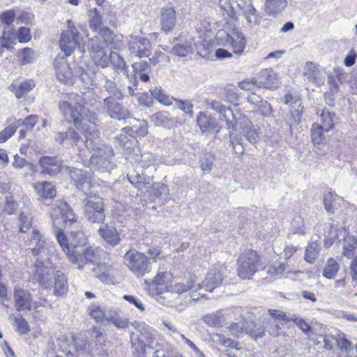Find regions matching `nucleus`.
<instances>
[{
	"label": "nucleus",
	"mask_w": 357,
	"mask_h": 357,
	"mask_svg": "<svg viewBox=\"0 0 357 357\" xmlns=\"http://www.w3.org/2000/svg\"><path fill=\"white\" fill-rule=\"evenodd\" d=\"M53 226L57 229L56 239L68 259L77 268L96 261V249L87 245V238L82 231L77 218L67 202L61 201L52 209Z\"/></svg>",
	"instance_id": "f257e3e1"
},
{
	"label": "nucleus",
	"mask_w": 357,
	"mask_h": 357,
	"mask_svg": "<svg viewBox=\"0 0 357 357\" xmlns=\"http://www.w3.org/2000/svg\"><path fill=\"white\" fill-rule=\"evenodd\" d=\"M78 36L77 29L73 25L71 26L70 22L68 21V29L62 33L59 40V45L63 54H59L54 61L56 77L66 84H73L74 75L67 61V56L71 55L77 46Z\"/></svg>",
	"instance_id": "f03ea898"
},
{
	"label": "nucleus",
	"mask_w": 357,
	"mask_h": 357,
	"mask_svg": "<svg viewBox=\"0 0 357 357\" xmlns=\"http://www.w3.org/2000/svg\"><path fill=\"white\" fill-rule=\"evenodd\" d=\"M59 109L64 119L68 122H73L76 129L81 133L85 132L86 122L94 124L97 119V114L91 112L81 104H77L73 107L67 101H61L59 103Z\"/></svg>",
	"instance_id": "7ed1b4c3"
},
{
	"label": "nucleus",
	"mask_w": 357,
	"mask_h": 357,
	"mask_svg": "<svg viewBox=\"0 0 357 357\" xmlns=\"http://www.w3.org/2000/svg\"><path fill=\"white\" fill-rule=\"evenodd\" d=\"M197 284H195V280L191 278L187 284L182 282L176 283L174 286L170 287L169 290H167L169 293L178 294L177 297L173 301H168L165 303L167 305L175 307L176 310L181 311L188 302L190 301H198L201 297L204 296V294H196V291L199 289Z\"/></svg>",
	"instance_id": "20e7f679"
},
{
	"label": "nucleus",
	"mask_w": 357,
	"mask_h": 357,
	"mask_svg": "<svg viewBox=\"0 0 357 357\" xmlns=\"http://www.w3.org/2000/svg\"><path fill=\"white\" fill-rule=\"evenodd\" d=\"M126 266L137 277H143L151 270V262L148 257L143 252L131 249L123 256Z\"/></svg>",
	"instance_id": "39448f33"
},
{
	"label": "nucleus",
	"mask_w": 357,
	"mask_h": 357,
	"mask_svg": "<svg viewBox=\"0 0 357 357\" xmlns=\"http://www.w3.org/2000/svg\"><path fill=\"white\" fill-rule=\"evenodd\" d=\"M131 325L135 326L136 331L130 334V342L132 347L139 355H144L146 349H151L150 343L153 337L149 327L144 323L134 321Z\"/></svg>",
	"instance_id": "423d86ee"
},
{
	"label": "nucleus",
	"mask_w": 357,
	"mask_h": 357,
	"mask_svg": "<svg viewBox=\"0 0 357 357\" xmlns=\"http://www.w3.org/2000/svg\"><path fill=\"white\" fill-rule=\"evenodd\" d=\"M259 256L254 250H247L242 253L237 261V275L243 280H250L257 272Z\"/></svg>",
	"instance_id": "0eeeda50"
},
{
	"label": "nucleus",
	"mask_w": 357,
	"mask_h": 357,
	"mask_svg": "<svg viewBox=\"0 0 357 357\" xmlns=\"http://www.w3.org/2000/svg\"><path fill=\"white\" fill-rule=\"evenodd\" d=\"M218 38L222 44L229 45L236 54H243L246 45V39L244 34L238 29L232 28L227 31H219Z\"/></svg>",
	"instance_id": "6e6552de"
},
{
	"label": "nucleus",
	"mask_w": 357,
	"mask_h": 357,
	"mask_svg": "<svg viewBox=\"0 0 357 357\" xmlns=\"http://www.w3.org/2000/svg\"><path fill=\"white\" fill-rule=\"evenodd\" d=\"M94 123H96L94 122ZM85 136V141L82 140L81 144L94 152L105 151L107 155L112 153V146L103 143L100 138L99 132L95 128V124L86 122L85 132L82 133Z\"/></svg>",
	"instance_id": "1a4fd4ad"
},
{
	"label": "nucleus",
	"mask_w": 357,
	"mask_h": 357,
	"mask_svg": "<svg viewBox=\"0 0 357 357\" xmlns=\"http://www.w3.org/2000/svg\"><path fill=\"white\" fill-rule=\"evenodd\" d=\"M86 46L90 57L97 67L105 68L109 66V54H107L98 37L89 39Z\"/></svg>",
	"instance_id": "9d476101"
},
{
	"label": "nucleus",
	"mask_w": 357,
	"mask_h": 357,
	"mask_svg": "<svg viewBox=\"0 0 357 357\" xmlns=\"http://www.w3.org/2000/svg\"><path fill=\"white\" fill-rule=\"evenodd\" d=\"M133 69V75H129L127 73V78L129 82L132 84L128 86L129 94L135 96V90L137 89L138 81L139 79L144 82H146L149 80V73L151 72V67L149 62L143 61L140 62H136L132 65Z\"/></svg>",
	"instance_id": "9b49d317"
},
{
	"label": "nucleus",
	"mask_w": 357,
	"mask_h": 357,
	"mask_svg": "<svg viewBox=\"0 0 357 357\" xmlns=\"http://www.w3.org/2000/svg\"><path fill=\"white\" fill-rule=\"evenodd\" d=\"M84 213L86 218L93 222H100L105 220L102 199L98 196L89 197L85 203Z\"/></svg>",
	"instance_id": "f8f14e48"
},
{
	"label": "nucleus",
	"mask_w": 357,
	"mask_h": 357,
	"mask_svg": "<svg viewBox=\"0 0 357 357\" xmlns=\"http://www.w3.org/2000/svg\"><path fill=\"white\" fill-rule=\"evenodd\" d=\"M33 268V279L45 288L52 287L54 270L49 260L43 261L38 259Z\"/></svg>",
	"instance_id": "ddd939ff"
},
{
	"label": "nucleus",
	"mask_w": 357,
	"mask_h": 357,
	"mask_svg": "<svg viewBox=\"0 0 357 357\" xmlns=\"http://www.w3.org/2000/svg\"><path fill=\"white\" fill-rule=\"evenodd\" d=\"M172 281V275L167 271L159 272L154 279L150 282L145 280L146 287L149 293L154 296L162 293L167 288V284Z\"/></svg>",
	"instance_id": "4468645a"
},
{
	"label": "nucleus",
	"mask_w": 357,
	"mask_h": 357,
	"mask_svg": "<svg viewBox=\"0 0 357 357\" xmlns=\"http://www.w3.org/2000/svg\"><path fill=\"white\" fill-rule=\"evenodd\" d=\"M128 49L131 55L138 58L148 57L151 54V43L145 38L131 36Z\"/></svg>",
	"instance_id": "2eb2a0df"
},
{
	"label": "nucleus",
	"mask_w": 357,
	"mask_h": 357,
	"mask_svg": "<svg viewBox=\"0 0 357 357\" xmlns=\"http://www.w3.org/2000/svg\"><path fill=\"white\" fill-rule=\"evenodd\" d=\"M118 100L114 96H109L104 99L103 107L107 114L111 118L119 121L129 118L130 114L128 111Z\"/></svg>",
	"instance_id": "dca6fc26"
},
{
	"label": "nucleus",
	"mask_w": 357,
	"mask_h": 357,
	"mask_svg": "<svg viewBox=\"0 0 357 357\" xmlns=\"http://www.w3.org/2000/svg\"><path fill=\"white\" fill-rule=\"evenodd\" d=\"M127 160L131 164H135L145 169L151 166L154 167L155 156L151 152L142 153L140 149L137 147L132 149V151L128 153Z\"/></svg>",
	"instance_id": "f3484780"
},
{
	"label": "nucleus",
	"mask_w": 357,
	"mask_h": 357,
	"mask_svg": "<svg viewBox=\"0 0 357 357\" xmlns=\"http://www.w3.org/2000/svg\"><path fill=\"white\" fill-rule=\"evenodd\" d=\"M114 155L113 149L109 155L105 153V151L94 152L91 157L90 163L94 170H98L102 172H107L111 169L110 160Z\"/></svg>",
	"instance_id": "a211bd4d"
},
{
	"label": "nucleus",
	"mask_w": 357,
	"mask_h": 357,
	"mask_svg": "<svg viewBox=\"0 0 357 357\" xmlns=\"http://www.w3.org/2000/svg\"><path fill=\"white\" fill-rule=\"evenodd\" d=\"M29 245L32 246L31 250L35 255L43 257V254L47 255L50 252L47 248L48 243L37 229H33Z\"/></svg>",
	"instance_id": "6ab92c4d"
},
{
	"label": "nucleus",
	"mask_w": 357,
	"mask_h": 357,
	"mask_svg": "<svg viewBox=\"0 0 357 357\" xmlns=\"http://www.w3.org/2000/svg\"><path fill=\"white\" fill-rule=\"evenodd\" d=\"M259 91H253L250 93L247 100L248 102L252 106V108L257 112L263 116H268L271 112V107L266 100H264L260 95L258 94Z\"/></svg>",
	"instance_id": "aec40b11"
},
{
	"label": "nucleus",
	"mask_w": 357,
	"mask_h": 357,
	"mask_svg": "<svg viewBox=\"0 0 357 357\" xmlns=\"http://www.w3.org/2000/svg\"><path fill=\"white\" fill-rule=\"evenodd\" d=\"M222 280L223 277L219 270L217 268L211 269L202 282L197 284V289H200L204 287L206 291H212L215 288L220 285Z\"/></svg>",
	"instance_id": "412c9836"
},
{
	"label": "nucleus",
	"mask_w": 357,
	"mask_h": 357,
	"mask_svg": "<svg viewBox=\"0 0 357 357\" xmlns=\"http://www.w3.org/2000/svg\"><path fill=\"white\" fill-rule=\"evenodd\" d=\"M70 176L77 188L86 194L91 187V178L88 174L82 169L73 168L70 171Z\"/></svg>",
	"instance_id": "4be33fe9"
},
{
	"label": "nucleus",
	"mask_w": 357,
	"mask_h": 357,
	"mask_svg": "<svg viewBox=\"0 0 357 357\" xmlns=\"http://www.w3.org/2000/svg\"><path fill=\"white\" fill-rule=\"evenodd\" d=\"M70 176L77 188L86 194L91 187V178L88 174L82 169L73 168L70 171Z\"/></svg>",
	"instance_id": "5701e85b"
},
{
	"label": "nucleus",
	"mask_w": 357,
	"mask_h": 357,
	"mask_svg": "<svg viewBox=\"0 0 357 357\" xmlns=\"http://www.w3.org/2000/svg\"><path fill=\"white\" fill-rule=\"evenodd\" d=\"M70 176L77 188L86 194L91 187V178L88 174L82 169L73 168L70 171Z\"/></svg>",
	"instance_id": "b1692460"
},
{
	"label": "nucleus",
	"mask_w": 357,
	"mask_h": 357,
	"mask_svg": "<svg viewBox=\"0 0 357 357\" xmlns=\"http://www.w3.org/2000/svg\"><path fill=\"white\" fill-rule=\"evenodd\" d=\"M208 107L220 114V120L225 121L229 128L234 126L235 116L230 108L225 107L218 100H212Z\"/></svg>",
	"instance_id": "393cba45"
},
{
	"label": "nucleus",
	"mask_w": 357,
	"mask_h": 357,
	"mask_svg": "<svg viewBox=\"0 0 357 357\" xmlns=\"http://www.w3.org/2000/svg\"><path fill=\"white\" fill-rule=\"evenodd\" d=\"M98 233L107 244L112 247L118 245L121 241L119 234L116 228L107 224L100 225Z\"/></svg>",
	"instance_id": "a878e982"
},
{
	"label": "nucleus",
	"mask_w": 357,
	"mask_h": 357,
	"mask_svg": "<svg viewBox=\"0 0 357 357\" xmlns=\"http://www.w3.org/2000/svg\"><path fill=\"white\" fill-rule=\"evenodd\" d=\"M43 172L50 175H56L61 171V160L58 157L44 156L39 160Z\"/></svg>",
	"instance_id": "bb28decb"
},
{
	"label": "nucleus",
	"mask_w": 357,
	"mask_h": 357,
	"mask_svg": "<svg viewBox=\"0 0 357 357\" xmlns=\"http://www.w3.org/2000/svg\"><path fill=\"white\" fill-rule=\"evenodd\" d=\"M35 86V83L32 79H19L14 80L8 89L15 93L17 98L20 99L25 96Z\"/></svg>",
	"instance_id": "cd10ccee"
},
{
	"label": "nucleus",
	"mask_w": 357,
	"mask_h": 357,
	"mask_svg": "<svg viewBox=\"0 0 357 357\" xmlns=\"http://www.w3.org/2000/svg\"><path fill=\"white\" fill-rule=\"evenodd\" d=\"M238 6L241 9L242 15L250 26L254 27L260 24L262 17L252 3H250L243 6L238 3Z\"/></svg>",
	"instance_id": "c85d7f7f"
},
{
	"label": "nucleus",
	"mask_w": 357,
	"mask_h": 357,
	"mask_svg": "<svg viewBox=\"0 0 357 357\" xmlns=\"http://www.w3.org/2000/svg\"><path fill=\"white\" fill-rule=\"evenodd\" d=\"M16 310H29L31 308V296L30 293L22 289H17L14 294Z\"/></svg>",
	"instance_id": "c756f323"
},
{
	"label": "nucleus",
	"mask_w": 357,
	"mask_h": 357,
	"mask_svg": "<svg viewBox=\"0 0 357 357\" xmlns=\"http://www.w3.org/2000/svg\"><path fill=\"white\" fill-rule=\"evenodd\" d=\"M176 24V11L172 8H162L161 10V29L167 33L173 30Z\"/></svg>",
	"instance_id": "7c9ffc66"
},
{
	"label": "nucleus",
	"mask_w": 357,
	"mask_h": 357,
	"mask_svg": "<svg viewBox=\"0 0 357 357\" xmlns=\"http://www.w3.org/2000/svg\"><path fill=\"white\" fill-rule=\"evenodd\" d=\"M93 272L96 277L103 283L107 284H114L116 283V278L110 266L105 264H98L93 268Z\"/></svg>",
	"instance_id": "2f4dec72"
},
{
	"label": "nucleus",
	"mask_w": 357,
	"mask_h": 357,
	"mask_svg": "<svg viewBox=\"0 0 357 357\" xmlns=\"http://www.w3.org/2000/svg\"><path fill=\"white\" fill-rule=\"evenodd\" d=\"M211 31V24L206 19H201L196 22L195 25V31L192 33H195L197 35L198 40L196 39L197 43L204 45V43L206 41V38Z\"/></svg>",
	"instance_id": "473e14b6"
},
{
	"label": "nucleus",
	"mask_w": 357,
	"mask_h": 357,
	"mask_svg": "<svg viewBox=\"0 0 357 357\" xmlns=\"http://www.w3.org/2000/svg\"><path fill=\"white\" fill-rule=\"evenodd\" d=\"M192 45L198 46L196 37L192 36L184 43H176L172 49V52L178 56H185L192 52Z\"/></svg>",
	"instance_id": "72a5a7b5"
},
{
	"label": "nucleus",
	"mask_w": 357,
	"mask_h": 357,
	"mask_svg": "<svg viewBox=\"0 0 357 357\" xmlns=\"http://www.w3.org/2000/svg\"><path fill=\"white\" fill-rule=\"evenodd\" d=\"M257 79L259 88L276 87V77L273 70L271 69L262 70L257 77Z\"/></svg>",
	"instance_id": "f704fd0d"
},
{
	"label": "nucleus",
	"mask_w": 357,
	"mask_h": 357,
	"mask_svg": "<svg viewBox=\"0 0 357 357\" xmlns=\"http://www.w3.org/2000/svg\"><path fill=\"white\" fill-rule=\"evenodd\" d=\"M109 63H111L115 73L118 74L123 73L127 75L128 66L124 59L119 54L111 51L109 52Z\"/></svg>",
	"instance_id": "c9c22d12"
},
{
	"label": "nucleus",
	"mask_w": 357,
	"mask_h": 357,
	"mask_svg": "<svg viewBox=\"0 0 357 357\" xmlns=\"http://www.w3.org/2000/svg\"><path fill=\"white\" fill-rule=\"evenodd\" d=\"M287 0H266L264 9L269 16L280 13L287 6Z\"/></svg>",
	"instance_id": "e433bc0d"
},
{
	"label": "nucleus",
	"mask_w": 357,
	"mask_h": 357,
	"mask_svg": "<svg viewBox=\"0 0 357 357\" xmlns=\"http://www.w3.org/2000/svg\"><path fill=\"white\" fill-rule=\"evenodd\" d=\"M343 238L342 254L348 259L352 258L354 257L355 251L357 249V236L350 235L347 231Z\"/></svg>",
	"instance_id": "4c0bfd02"
},
{
	"label": "nucleus",
	"mask_w": 357,
	"mask_h": 357,
	"mask_svg": "<svg viewBox=\"0 0 357 357\" xmlns=\"http://www.w3.org/2000/svg\"><path fill=\"white\" fill-rule=\"evenodd\" d=\"M34 188L38 196L43 199L52 198L56 195L54 186L48 182L36 183Z\"/></svg>",
	"instance_id": "58836bf2"
},
{
	"label": "nucleus",
	"mask_w": 357,
	"mask_h": 357,
	"mask_svg": "<svg viewBox=\"0 0 357 357\" xmlns=\"http://www.w3.org/2000/svg\"><path fill=\"white\" fill-rule=\"evenodd\" d=\"M149 91L151 96L163 105H171L174 101V98L167 94L160 87H152Z\"/></svg>",
	"instance_id": "ea45409f"
},
{
	"label": "nucleus",
	"mask_w": 357,
	"mask_h": 357,
	"mask_svg": "<svg viewBox=\"0 0 357 357\" xmlns=\"http://www.w3.org/2000/svg\"><path fill=\"white\" fill-rule=\"evenodd\" d=\"M303 75L309 81L320 83V71L318 65L311 61H307L304 67Z\"/></svg>",
	"instance_id": "a19ab883"
},
{
	"label": "nucleus",
	"mask_w": 357,
	"mask_h": 357,
	"mask_svg": "<svg viewBox=\"0 0 357 357\" xmlns=\"http://www.w3.org/2000/svg\"><path fill=\"white\" fill-rule=\"evenodd\" d=\"M241 124L242 133L245 136L247 139L252 144L257 142L259 137L252 123L248 120H243Z\"/></svg>",
	"instance_id": "79ce46f5"
},
{
	"label": "nucleus",
	"mask_w": 357,
	"mask_h": 357,
	"mask_svg": "<svg viewBox=\"0 0 357 357\" xmlns=\"http://www.w3.org/2000/svg\"><path fill=\"white\" fill-rule=\"evenodd\" d=\"M336 120L335 114L331 112L327 109L322 110L320 114L321 124L319 126L324 130V132H328L334 127L335 121Z\"/></svg>",
	"instance_id": "37998d69"
},
{
	"label": "nucleus",
	"mask_w": 357,
	"mask_h": 357,
	"mask_svg": "<svg viewBox=\"0 0 357 357\" xmlns=\"http://www.w3.org/2000/svg\"><path fill=\"white\" fill-rule=\"evenodd\" d=\"M149 187L145 188L146 190L148 192L149 196H153L155 197H162L163 196H167L169 195V190L167 185L162 183H155L153 184L147 185Z\"/></svg>",
	"instance_id": "c03bdc74"
},
{
	"label": "nucleus",
	"mask_w": 357,
	"mask_h": 357,
	"mask_svg": "<svg viewBox=\"0 0 357 357\" xmlns=\"http://www.w3.org/2000/svg\"><path fill=\"white\" fill-rule=\"evenodd\" d=\"M320 250L321 247L317 241L310 242L305 248L304 259L310 264L314 263Z\"/></svg>",
	"instance_id": "a18cd8bd"
},
{
	"label": "nucleus",
	"mask_w": 357,
	"mask_h": 357,
	"mask_svg": "<svg viewBox=\"0 0 357 357\" xmlns=\"http://www.w3.org/2000/svg\"><path fill=\"white\" fill-rule=\"evenodd\" d=\"M340 197L336 195H333L331 192H328L324 197V205L326 211L328 213H334L335 211L337 209V206L340 205L341 202Z\"/></svg>",
	"instance_id": "49530a36"
},
{
	"label": "nucleus",
	"mask_w": 357,
	"mask_h": 357,
	"mask_svg": "<svg viewBox=\"0 0 357 357\" xmlns=\"http://www.w3.org/2000/svg\"><path fill=\"white\" fill-rule=\"evenodd\" d=\"M197 124L203 132L213 130L216 128V123L215 120L203 112H199L197 115Z\"/></svg>",
	"instance_id": "de8ad7c7"
},
{
	"label": "nucleus",
	"mask_w": 357,
	"mask_h": 357,
	"mask_svg": "<svg viewBox=\"0 0 357 357\" xmlns=\"http://www.w3.org/2000/svg\"><path fill=\"white\" fill-rule=\"evenodd\" d=\"M291 272V267L287 264L279 261H275L267 267V273L273 275L287 274Z\"/></svg>",
	"instance_id": "09e8293b"
},
{
	"label": "nucleus",
	"mask_w": 357,
	"mask_h": 357,
	"mask_svg": "<svg viewBox=\"0 0 357 357\" xmlns=\"http://www.w3.org/2000/svg\"><path fill=\"white\" fill-rule=\"evenodd\" d=\"M129 133H126L122 130V132L115 137L116 142L119 146L126 151V156L127 157L128 153L132 151L133 148H137V146H133V140L130 138Z\"/></svg>",
	"instance_id": "8fccbe9b"
},
{
	"label": "nucleus",
	"mask_w": 357,
	"mask_h": 357,
	"mask_svg": "<svg viewBox=\"0 0 357 357\" xmlns=\"http://www.w3.org/2000/svg\"><path fill=\"white\" fill-rule=\"evenodd\" d=\"M303 108H295L291 109L289 113L286 114L284 117V120L285 123L289 126V130L292 131V127L294 126L298 125L301 119V113Z\"/></svg>",
	"instance_id": "3c124183"
},
{
	"label": "nucleus",
	"mask_w": 357,
	"mask_h": 357,
	"mask_svg": "<svg viewBox=\"0 0 357 357\" xmlns=\"http://www.w3.org/2000/svg\"><path fill=\"white\" fill-rule=\"evenodd\" d=\"M203 321L211 327L220 326L225 321L224 316L220 311L205 315L203 317Z\"/></svg>",
	"instance_id": "603ef678"
},
{
	"label": "nucleus",
	"mask_w": 357,
	"mask_h": 357,
	"mask_svg": "<svg viewBox=\"0 0 357 357\" xmlns=\"http://www.w3.org/2000/svg\"><path fill=\"white\" fill-rule=\"evenodd\" d=\"M128 179L138 190L143 191V189L148 188L149 182L144 181L142 175L137 172L133 171L128 174Z\"/></svg>",
	"instance_id": "864d4df0"
},
{
	"label": "nucleus",
	"mask_w": 357,
	"mask_h": 357,
	"mask_svg": "<svg viewBox=\"0 0 357 357\" xmlns=\"http://www.w3.org/2000/svg\"><path fill=\"white\" fill-rule=\"evenodd\" d=\"M149 119L150 121L157 126L164 128L170 127L172 123V119L163 112H157L150 116Z\"/></svg>",
	"instance_id": "5fc2aeb1"
},
{
	"label": "nucleus",
	"mask_w": 357,
	"mask_h": 357,
	"mask_svg": "<svg viewBox=\"0 0 357 357\" xmlns=\"http://www.w3.org/2000/svg\"><path fill=\"white\" fill-rule=\"evenodd\" d=\"M73 345L78 356H87L89 354L88 343L85 340L79 337H75L73 338Z\"/></svg>",
	"instance_id": "6e6d98bb"
},
{
	"label": "nucleus",
	"mask_w": 357,
	"mask_h": 357,
	"mask_svg": "<svg viewBox=\"0 0 357 357\" xmlns=\"http://www.w3.org/2000/svg\"><path fill=\"white\" fill-rule=\"evenodd\" d=\"M67 280L63 273H58L54 276V294L56 295H62L67 291Z\"/></svg>",
	"instance_id": "4d7b16f0"
},
{
	"label": "nucleus",
	"mask_w": 357,
	"mask_h": 357,
	"mask_svg": "<svg viewBox=\"0 0 357 357\" xmlns=\"http://www.w3.org/2000/svg\"><path fill=\"white\" fill-rule=\"evenodd\" d=\"M339 268L338 263L333 258H329L326 261V266L323 271V276L327 279L333 278L339 270Z\"/></svg>",
	"instance_id": "13d9d810"
},
{
	"label": "nucleus",
	"mask_w": 357,
	"mask_h": 357,
	"mask_svg": "<svg viewBox=\"0 0 357 357\" xmlns=\"http://www.w3.org/2000/svg\"><path fill=\"white\" fill-rule=\"evenodd\" d=\"M268 314L269 317L266 319L267 320L278 322L282 326L287 324L291 319V317H288L281 310H268Z\"/></svg>",
	"instance_id": "bf43d9fd"
},
{
	"label": "nucleus",
	"mask_w": 357,
	"mask_h": 357,
	"mask_svg": "<svg viewBox=\"0 0 357 357\" xmlns=\"http://www.w3.org/2000/svg\"><path fill=\"white\" fill-rule=\"evenodd\" d=\"M347 233L345 227L338 228L337 225L330 223L328 230L325 231V236L339 240L340 237H344Z\"/></svg>",
	"instance_id": "052dcab7"
},
{
	"label": "nucleus",
	"mask_w": 357,
	"mask_h": 357,
	"mask_svg": "<svg viewBox=\"0 0 357 357\" xmlns=\"http://www.w3.org/2000/svg\"><path fill=\"white\" fill-rule=\"evenodd\" d=\"M13 318L16 327V331L20 334H26L30 331V327L26 320L20 315L13 314Z\"/></svg>",
	"instance_id": "680f3d73"
},
{
	"label": "nucleus",
	"mask_w": 357,
	"mask_h": 357,
	"mask_svg": "<svg viewBox=\"0 0 357 357\" xmlns=\"http://www.w3.org/2000/svg\"><path fill=\"white\" fill-rule=\"evenodd\" d=\"M104 88L109 93L111 94L110 96H114V98H116V99H118L119 100H123V95L121 90L117 88L116 84L114 81L109 79H106Z\"/></svg>",
	"instance_id": "e2e57ef3"
},
{
	"label": "nucleus",
	"mask_w": 357,
	"mask_h": 357,
	"mask_svg": "<svg viewBox=\"0 0 357 357\" xmlns=\"http://www.w3.org/2000/svg\"><path fill=\"white\" fill-rule=\"evenodd\" d=\"M88 312L96 322H101L105 319V312L96 304H91L88 307Z\"/></svg>",
	"instance_id": "0e129e2a"
},
{
	"label": "nucleus",
	"mask_w": 357,
	"mask_h": 357,
	"mask_svg": "<svg viewBox=\"0 0 357 357\" xmlns=\"http://www.w3.org/2000/svg\"><path fill=\"white\" fill-rule=\"evenodd\" d=\"M178 108L181 110L185 116L192 118L193 116V104L189 100H178L174 98V101Z\"/></svg>",
	"instance_id": "69168bd1"
},
{
	"label": "nucleus",
	"mask_w": 357,
	"mask_h": 357,
	"mask_svg": "<svg viewBox=\"0 0 357 357\" xmlns=\"http://www.w3.org/2000/svg\"><path fill=\"white\" fill-rule=\"evenodd\" d=\"M248 322L233 323L227 327L229 335L235 337H239L244 332L246 333V327Z\"/></svg>",
	"instance_id": "338daca9"
},
{
	"label": "nucleus",
	"mask_w": 357,
	"mask_h": 357,
	"mask_svg": "<svg viewBox=\"0 0 357 357\" xmlns=\"http://www.w3.org/2000/svg\"><path fill=\"white\" fill-rule=\"evenodd\" d=\"M90 27L93 30L98 29L102 24V17L97 8L90 9L88 12Z\"/></svg>",
	"instance_id": "774afa93"
}]
</instances>
